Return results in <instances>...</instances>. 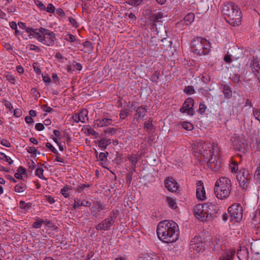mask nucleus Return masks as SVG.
Masks as SVG:
<instances>
[{
    "label": "nucleus",
    "instance_id": "obj_1",
    "mask_svg": "<svg viewBox=\"0 0 260 260\" xmlns=\"http://www.w3.org/2000/svg\"><path fill=\"white\" fill-rule=\"evenodd\" d=\"M156 232L159 239L166 243L176 241L179 238L180 233L178 224L174 221L168 220L158 223Z\"/></svg>",
    "mask_w": 260,
    "mask_h": 260
},
{
    "label": "nucleus",
    "instance_id": "obj_2",
    "mask_svg": "<svg viewBox=\"0 0 260 260\" xmlns=\"http://www.w3.org/2000/svg\"><path fill=\"white\" fill-rule=\"evenodd\" d=\"M196 217L202 221L210 220L213 217L216 216L218 213L217 207L211 203L204 205H197L193 210Z\"/></svg>",
    "mask_w": 260,
    "mask_h": 260
},
{
    "label": "nucleus",
    "instance_id": "obj_3",
    "mask_svg": "<svg viewBox=\"0 0 260 260\" xmlns=\"http://www.w3.org/2000/svg\"><path fill=\"white\" fill-rule=\"evenodd\" d=\"M222 12L225 15L226 21L232 26H239L241 24V12L235 4L229 2L225 4Z\"/></svg>",
    "mask_w": 260,
    "mask_h": 260
},
{
    "label": "nucleus",
    "instance_id": "obj_4",
    "mask_svg": "<svg viewBox=\"0 0 260 260\" xmlns=\"http://www.w3.org/2000/svg\"><path fill=\"white\" fill-rule=\"evenodd\" d=\"M231 187V181L229 178H220L216 181L214 188L216 197L220 200L227 198L230 195Z\"/></svg>",
    "mask_w": 260,
    "mask_h": 260
},
{
    "label": "nucleus",
    "instance_id": "obj_5",
    "mask_svg": "<svg viewBox=\"0 0 260 260\" xmlns=\"http://www.w3.org/2000/svg\"><path fill=\"white\" fill-rule=\"evenodd\" d=\"M191 47L192 52L199 55L208 54L210 49V43L201 37L193 39L191 43Z\"/></svg>",
    "mask_w": 260,
    "mask_h": 260
},
{
    "label": "nucleus",
    "instance_id": "obj_6",
    "mask_svg": "<svg viewBox=\"0 0 260 260\" xmlns=\"http://www.w3.org/2000/svg\"><path fill=\"white\" fill-rule=\"evenodd\" d=\"M206 160L209 167L212 170L217 171L221 167L222 162L220 158V151L216 144L213 145L212 153Z\"/></svg>",
    "mask_w": 260,
    "mask_h": 260
},
{
    "label": "nucleus",
    "instance_id": "obj_7",
    "mask_svg": "<svg viewBox=\"0 0 260 260\" xmlns=\"http://www.w3.org/2000/svg\"><path fill=\"white\" fill-rule=\"evenodd\" d=\"M38 30L39 33L36 36L38 41L48 46H52L54 44L56 38L55 34L53 31L43 27H40Z\"/></svg>",
    "mask_w": 260,
    "mask_h": 260
},
{
    "label": "nucleus",
    "instance_id": "obj_8",
    "mask_svg": "<svg viewBox=\"0 0 260 260\" xmlns=\"http://www.w3.org/2000/svg\"><path fill=\"white\" fill-rule=\"evenodd\" d=\"M214 144L200 142L197 143L195 152L200 155V159L206 161L212 153V146ZM199 157V156H198Z\"/></svg>",
    "mask_w": 260,
    "mask_h": 260
},
{
    "label": "nucleus",
    "instance_id": "obj_9",
    "mask_svg": "<svg viewBox=\"0 0 260 260\" xmlns=\"http://www.w3.org/2000/svg\"><path fill=\"white\" fill-rule=\"evenodd\" d=\"M252 175L245 169H242L237 172V179L243 189L248 188Z\"/></svg>",
    "mask_w": 260,
    "mask_h": 260
},
{
    "label": "nucleus",
    "instance_id": "obj_10",
    "mask_svg": "<svg viewBox=\"0 0 260 260\" xmlns=\"http://www.w3.org/2000/svg\"><path fill=\"white\" fill-rule=\"evenodd\" d=\"M230 219L235 222H239L242 218V207L239 204H234L230 206L228 209Z\"/></svg>",
    "mask_w": 260,
    "mask_h": 260
},
{
    "label": "nucleus",
    "instance_id": "obj_11",
    "mask_svg": "<svg viewBox=\"0 0 260 260\" xmlns=\"http://www.w3.org/2000/svg\"><path fill=\"white\" fill-rule=\"evenodd\" d=\"M116 218L115 212H111L110 213L109 217L105 219V220L99 223L96 226V229L98 231L104 230L107 231L113 224L115 222V219Z\"/></svg>",
    "mask_w": 260,
    "mask_h": 260
},
{
    "label": "nucleus",
    "instance_id": "obj_12",
    "mask_svg": "<svg viewBox=\"0 0 260 260\" xmlns=\"http://www.w3.org/2000/svg\"><path fill=\"white\" fill-rule=\"evenodd\" d=\"M190 248L193 250L196 254L203 252L204 249V245L201 238L200 237H194L192 238L190 243Z\"/></svg>",
    "mask_w": 260,
    "mask_h": 260
},
{
    "label": "nucleus",
    "instance_id": "obj_13",
    "mask_svg": "<svg viewBox=\"0 0 260 260\" xmlns=\"http://www.w3.org/2000/svg\"><path fill=\"white\" fill-rule=\"evenodd\" d=\"M193 105V99L191 98H188L184 102L182 107L180 109V111L181 113H186L188 115L192 116L194 114Z\"/></svg>",
    "mask_w": 260,
    "mask_h": 260
},
{
    "label": "nucleus",
    "instance_id": "obj_14",
    "mask_svg": "<svg viewBox=\"0 0 260 260\" xmlns=\"http://www.w3.org/2000/svg\"><path fill=\"white\" fill-rule=\"evenodd\" d=\"M106 209V205L101 204L99 202H95L91 208V214L94 217L98 218L101 215L100 212Z\"/></svg>",
    "mask_w": 260,
    "mask_h": 260
},
{
    "label": "nucleus",
    "instance_id": "obj_15",
    "mask_svg": "<svg viewBox=\"0 0 260 260\" xmlns=\"http://www.w3.org/2000/svg\"><path fill=\"white\" fill-rule=\"evenodd\" d=\"M165 187L170 192H176L178 189V186L176 181L171 177H168L165 181Z\"/></svg>",
    "mask_w": 260,
    "mask_h": 260
},
{
    "label": "nucleus",
    "instance_id": "obj_16",
    "mask_svg": "<svg viewBox=\"0 0 260 260\" xmlns=\"http://www.w3.org/2000/svg\"><path fill=\"white\" fill-rule=\"evenodd\" d=\"M250 67L254 75L257 78L258 82H260V64L253 57L250 62Z\"/></svg>",
    "mask_w": 260,
    "mask_h": 260
},
{
    "label": "nucleus",
    "instance_id": "obj_17",
    "mask_svg": "<svg viewBox=\"0 0 260 260\" xmlns=\"http://www.w3.org/2000/svg\"><path fill=\"white\" fill-rule=\"evenodd\" d=\"M197 188L196 191V196L198 199L202 201L206 199L205 190L203 186V183L201 181H199L197 183Z\"/></svg>",
    "mask_w": 260,
    "mask_h": 260
},
{
    "label": "nucleus",
    "instance_id": "obj_18",
    "mask_svg": "<svg viewBox=\"0 0 260 260\" xmlns=\"http://www.w3.org/2000/svg\"><path fill=\"white\" fill-rule=\"evenodd\" d=\"M164 18V14L161 12H157L151 13L149 16L150 20L152 22L153 25L156 26L157 23L162 22Z\"/></svg>",
    "mask_w": 260,
    "mask_h": 260
},
{
    "label": "nucleus",
    "instance_id": "obj_19",
    "mask_svg": "<svg viewBox=\"0 0 260 260\" xmlns=\"http://www.w3.org/2000/svg\"><path fill=\"white\" fill-rule=\"evenodd\" d=\"M237 256L239 260H247L249 258V252L245 246H241L238 250Z\"/></svg>",
    "mask_w": 260,
    "mask_h": 260
},
{
    "label": "nucleus",
    "instance_id": "obj_20",
    "mask_svg": "<svg viewBox=\"0 0 260 260\" xmlns=\"http://www.w3.org/2000/svg\"><path fill=\"white\" fill-rule=\"evenodd\" d=\"M236 251L234 249H229L222 254L219 260H233Z\"/></svg>",
    "mask_w": 260,
    "mask_h": 260
},
{
    "label": "nucleus",
    "instance_id": "obj_21",
    "mask_svg": "<svg viewBox=\"0 0 260 260\" xmlns=\"http://www.w3.org/2000/svg\"><path fill=\"white\" fill-rule=\"evenodd\" d=\"M112 119L110 118L104 117L102 119H98L94 121V126L97 127H103L105 126H108L111 124Z\"/></svg>",
    "mask_w": 260,
    "mask_h": 260
},
{
    "label": "nucleus",
    "instance_id": "obj_22",
    "mask_svg": "<svg viewBox=\"0 0 260 260\" xmlns=\"http://www.w3.org/2000/svg\"><path fill=\"white\" fill-rule=\"evenodd\" d=\"M228 53H231L233 59L234 60L239 59L242 55V52L237 47L229 49Z\"/></svg>",
    "mask_w": 260,
    "mask_h": 260
},
{
    "label": "nucleus",
    "instance_id": "obj_23",
    "mask_svg": "<svg viewBox=\"0 0 260 260\" xmlns=\"http://www.w3.org/2000/svg\"><path fill=\"white\" fill-rule=\"evenodd\" d=\"M219 85L224 97L227 99H230L232 96V91L230 87L228 85L223 83H220Z\"/></svg>",
    "mask_w": 260,
    "mask_h": 260
},
{
    "label": "nucleus",
    "instance_id": "obj_24",
    "mask_svg": "<svg viewBox=\"0 0 260 260\" xmlns=\"http://www.w3.org/2000/svg\"><path fill=\"white\" fill-rule=\"evenodd\" d=\"M194 15L192 13L187 14L182 20L183 25H188L191 24L194 20Z\"/></svg>",
    "mask_w": 260,
    "mask_h": 260
},
{
    "label": "nucleus",
    "instance_id": "obj_25",
    "mask_svg": "<svg viewBox=\"0 0 260 260\" xmlns=\"http://www.w3.org/2000/svg\"><path fill=\"white\" fill-rule=\"evenodd\" d=\"M147 112V110L146 109V106H141L139 107L136 110V115H138V118H137V120L138 121L139 119L143 118Z\"/></svg>",
    "mask_w": 260,
    "mask_h": 260
},
{
    "label": "nucleus",
    "instance_id": "obj_26",
    "mask_svg": "<svg viewBox=\"0 0 260 260\" xmlns=\"http://www.w3.org/2000/svg\"><path fill=\"white\" fill-rule=\"evenodd\" d=\"M98 146L102 149H106L108 145L111 144L110 139H103L98 141Z\"/></svg>",
    "mask_w": 260,
    "mask_h": 260
},
{
    "label": "nucleus",
    "instance_id": "obj_27",
    "mask_svg": "<svg viewBox=\"0 0 260 260\" xmlns=\"http://www.w3.org/2000/svg\"><path fill=\"white\" fill-rule=\"evenodd\" d=\"M153 119L151 117H150L148 121H145L144 122V127L145 129H146L148 131H151L154 128V125L152 124Z\"/></svg>",
    "mask_w": 260,
    "mask_h": 260
},
{
    "label": "nucleus",
    "instance_id": "obj_28",
    "mask_svg": "<svg viewBox=\"0 0 260 260\" xmlns=\"http://www.w3.org/2000/svg\"><path fill=\"white\" fill-rule=\"evenodd\" d=\"M254 221H257L256 223H254V228L256 230L260 232V211L259 213H256L255 216L253 218Z\"/></svg>",
    "mask_w": 260,
    "mask_h": 260
},
{
    "label": "nucleus",
    "instance_id": "obj_29",
    "mask_svg": "<svg viewBox=\"0 0 260 260\" xmlns=\"http://www.w3.org/2000/svg\"><path fill=\"white\" fill-rule=\"evenodd\" d=\"M81 122H85V119L87 118L88 115V111L86 109L82 110L78 113Z\"/></svg>",
    "mask_w": 260,
    "mask_h": 260
},
{
    "label": "nucleus",
    "instance_id": "obj_30",
    "mask_svg": "<svg viewBox=\"0 0 260 260\" xmlns=\"http://www.w3.org/2000/svg\"><path fill=\"white\" fill-rule=\"evenodd\" d=\"M26 186L22 183L16 185L15 187V191L17 192H22L25 190Z\"/></svg>",
    "mask_w": 260,
    "mask_h": 260
},
{
    "label": "nucleus",
    "instance_id": "obj_31",
    "mask_svg": "<svg viewBox=\"0 0 260 260\" xmlns=\"http://www.w3.org/2000/svg\"><path fill=\"white\" fill-rule=\"evenodd\" d=\"M159 77V72L158 71H155L152 75L150 80L154 84H157L158 80Z\"/></svg>",
    "mask_w": 260,
    "mask_h": 260
},
{
    "label": "nucleus",
    "instance_id": "obj_32",
    "mask_svg": "<svg viewBox=\"0 0 260 260\" xmlns=\"http://www.w3.org/2000/svg\"><path fill=\"white\" fill-rule=\"evenodd\" d=\"M169 206L172 209H175L177 208V204L175 200L171 198H167V199Z\"/></svg>",
    "mask_w": 260,
    "mask_h": 260
},
{
    "label": "nucleus",
    "instance_id": "obj_33",
    "mask_svg": "<svg viewBox=\"0 0 260 260\" xmlns=\"http://www.w3.org/2000/svg\"><path fill=\"white\" fill-rule=\"evenodd\" d=\"M71 189V188L68 186H65L63 188L60 190V193L65 197L68 198L70 194L69 191Z\"/></svg>",
    "mask_w": 260,
    "mask_h": 260
},
{
    "label": "nucleus",
    "instance_id": "obj_34",
    "mask_svg": "<svg viewBox=\"0 0 260 260\" xmlns=\"http://www.w3.org/2000/svg\"><path fill=\"white\" fill-rule=\"evenodd\" d=\"M90 186L89 184H80L78 185L75 189V190L78 192H81L83 191V190L86 187H88Z\"/></svg>",
    "mask_w": 260,
    "mask_h": 260
},
{
    "label": "nucleus",
    "instance_id": "obj_35",
    "mask_svg": "<svg viewBox=\"0 0 260 260\" xmlns=\"http://www.w3.org/2000/svg\"><path fill=\"white\" fill-rule=\"evenodd\" d=\"M128 159L131 161L133 166L135 167L136 164L138 161V157L137 155L128 156Z\"/></svg>",
    "mask_w": 260,
    "mask_h": 260
},
{
    "label": "nucleus",
    "instance_id": "obj_36",
    "mask_svg": "<svg viewBox=\"0 0 260 260\" xmlns=\"http://www.w3.org/2000/svg\"><path fill=\"white\" fill-rule=\"evenodd\" d=\"M0 155H1V158L7 162L9 163V164L11 165L13 164V161L12 160V159L8 156L6 155L4 153H1Z\"/></svg>",
    "mask_w": 260,
    "mask_h": 260
},
{
    "label": "nucleus",
    "instance_id": "obj_37",
    "mask_svg": "<svg viewBox=\"0 0 260 260\" xmlns=\"http://www.w3.org/2000/svg\"><path fill=\"white\" fill-rule=\"evenodd\" d=\"M143 0H126V3L133 6H137L141 4Z\"/></svg>",
    "mask_w": 260,
    "mask_h": 260
},
{
    "label": "nucleus",
    "instance_id": "obj_38",
    "mask_svg": "<svg viewBox=\"0 0 260 260\" xmlns=\"http://www.w3.org/2000/svg\"><path fill=\"white\" fill-rule=\"evenodd\" d=\"M184 92L187 94H192L195 93V90L193 86H187L184 89Z\"/></svg>",
    "mask_w": 260,
    "mask_h": 260
},
{
    "label": "nucleus",
    "instance_id": "obj_39",
    "mask_svg": "<svg viewBox=\"0 0 260 260\" xmlns=\"http://www.w3.org/2000/svg\"><path fill=\"white\" fill-rule=\"evenodd\" d=\"M182 127L187 131H191L193 128V125L189 122H184L182 123Z\"/></svg>",
    "mask_w": 260,
    "mask_h": 260
},
{
    "label": "nucleus",
    "instance_id": "obj_40",
    "mask_svg": "<svg viewBox=\"0 0 260 260\" xmlns=\"http://www.w3.org/2000/svg\"><path fill=\"white\" fill-rule=\"evenodd\" d=\"M44 170L41 168H38L36 170V175L38 176L41 179H45L43 175Z\"/></svg>",
    "mask_w": 260,
    "mask_h": 260
},
{
    "label": "nucleus",
    "instance_id": "obj_41",
    "mask_svg": "<svg viewBox=\"0 0 260 260\" xmlns=\"http://www.w3.org/2000/svg\"><path fill=\"white\" fill-rule=\"evenodd\" d=\"M230 168L231 172L236 173L238 169V164L236 161H232V164L230 166Z\"/></svg>",
    "mask_w": 260,
    "mask_h": 260
},
{
    "label": "nucleus",
    "instance_id": "obj_42",
    "mask_svg": "<svg viewBox=\"0 0 260 260\" xmlns=\"http://www.w3.org/2000/svg\"><path fill=\"white\" fill-rule=\"evenodd\" d=\"M44 220L41 219H37L36 221L33 223L32 226L36 229H39L41 227Z\"/></svg>",
    "mask_w": 260,
    "mask_h": 260
},
{
    "label": "nucleus",
    "instance_id": "obj_43",
    "mask_svg": "<svg viewBox=\"0 0 260 260\" xmlns=\"http://www.w3.org/2000/svg\"><path fill=\"white\" fill-rule=\"evenodd\" d=\"M25 30H26V32L28 34H30L31 32L34 33L35 34H36V36H38V35H39V31L38 29H37V28L35 29V28H33L31 27H26L25 28Z\"/></svg>",
    "mask_w": 260,
    "mask_h": 260
},
{
    "label": "nucleus",
    "instance_id": "obj_44",
    "mask_svg": "<svg viewBox=\"0 0 260 260\" xmlns=\"http://www.w3.org/2000/svg\"><path fill=\"white\" fill-rule=\"evenodd\" d=\"M253 114L255 117V119H256L260 122V109L253 108Z\"/></svg>",
    "mask_w": 260,
    "mask_h": 260
},
{
    "label": "nucleus",
    "instance_id": "obj_45",
    "mask_svg": "<svg viewBox=\"0 0 260 260\" xmlns=\"http://www.w3.org/2000/svg\"><path fill=\"white\" fill-rule=\"evenodd\" d=\"M128 114V112L127 109H122L121 110L119 116L120 118L122 119H125Z\"/></svg>",
    "mask_w": 260,
    "mask_h": 260
},
{
    "label": "nucleus",
    "instance_id": "obj_46",
    "mask_svg": "<svg viewBox=\"0 0 260 260\" xmlns=\"http://www.w3.org/2000/svg\"><path fill=\"white\" fill-rule=\"evenodd\" d=\"M6 79L11 84H15V79L13 75L10 74H7L6 76Z\"/></svg>",
    "mask_w": 260,
    "mask_h": 260
},
{
    "label": "nucleus",
    "instance_id": "obj_47",
    "mask_svg": "<svg viewBox=\"0 0 260 260\" xmlns=\"http://www.w3.org/2000/svg\"><path fill=\"white\" fill-rule=\"evenodd\" d=\"M109 153L108 152H101L99 154V158L101 161H105L107 160V157Z\"/></svg>",
    "mask_w": 260,
    "mask_h": 260
},
{
    "label": "nucleus",
    "instance_id": "obj_48",
    "mask_svg": "<svg viewBox=\"0 0 260 260\" xmlns=\"http://www.w3.org/2000/svg\"><path fill=\"white\" fill-rule=\"evenodd\" d=\"M41 108L44 111H45V112H48V113H50V112L54 111L52 108L48 106L47 105H43L41 106Z\"/></svg>",
    "mask_w": 260,
    "mask_h": 260
},
{
    "label": "nucleus",
    "instance_id": "obj_49",
    "mask_svg": "<svg viewBox=\"0 0 260 260\" xmlns=\"http://www.w3.org/2000/svg\"><path fill=\"white\" fill-rule=\"evenodd\" d=\"M55 7L52 4H49L48 5L47 8H46V11L48 13H53L55 11Z\"/></svg>",
    "mask_w": 260,
    "mask_h": 260
},
{
    "label": "nucleus",
    "instance_id": "obj_50",
    "mask_svg": "<svg viewBox=\"0 0 260 260\" xmlns=\"http://www.w3.org/2000/svg\"><path fill=\"white\" fill-rule=\"evenodd\" d=\"M83 45L85 47L88 48L89 50H92L93 48L92 44L90 41H86L83 43Z\"/></svg>",
    "mask_w": 260,
    "mask_h": 260
},
{
    "label": "nucleus",
    "instance_id": "obj_51",
    "mask_svg": "<svg viewBox=\"0 0 260 260\" xmlns=\"http://www.w3.org/2000/svg\"><path fill=\"white\" fill-rule=\"evenodd\" d=\"M46 147L50 149L54 153H57V150L50 143H46Z\"/></svg>",
    "mask_w": 260,
    "mask_h": 260
},
{
    "label": "nucleus",
    "instance_id": "obj_52",
    "mask_svg": "<svg viewBox=\"0 0 260 260\" xmlns=\"http://www.w3.org/2000/svg\"><path fill=\"white\" fill-rule=\"evenodd\" d=\"M27 151L29 153H33L36 154L37 153L40 154V152L38 151L34 147H29L27 149Z\"/></svg>",
    "mask_w": 260,
    "mask_h": 260
},
{
    "label": "nucleus",
    "instance_id": "obj_53",
    "mask_svg": "<svg viewBox=\"0 0 260 260\" xmlns=\"http://www.w3.org/2000/svg\"><path fill=\"white\" fill-rule=\"evenodd\" d=\"M142 260H156V259L155 256H152L148 254H145L142 257Z\"/></svg>",
    "mask_w": 260,
    "mask_h": 260
},
{
    "label": "nucleus",
    "instance_id": "obj_54",
    "mask_svg": "<svg viewBox=\"0 0 260 260\" xmlns=\"http://www.w3.org/2000/svg\"><path fill=\"white\" fill-rule=\"evenodd\" d=\"M240 78V76L237 74H234L232 77V80L237 83H239L241 82Z\"/></svg>",
    "mask_w": 260,
    "mask_h": 260
},
{
    "label": "nucleus",
    "instance_id": "obj_55",
    "mask_svg": "<svg viewBox=\"0 0 260 260\" xmlns=\"http://www.w3.org/2000/svg\"><path fill=\"white\" fill-rule=\"evenodd\" d=\"M206 109L207 107L204 104L200 103L199 106V112L201 114H203L205 113Z\"/></svg>",
    "mask_w": 260,
    "mask_h": 260
},
{
    "label": "nucleus",
    "instance_id": "obj_56",
    "mask_svg": "<svg viewBox=\"0 0 260 260\" xmlns=\"http://www.w3.org/2000/svg\"><path fill=\"white\" fill-rule=\"evenodd\" d=\"M224 60L226 63H230L233 60L231 54H229V53L226 54L224 57Z\"/></svg>",
    "mask_w": 260,
    "mask_h": 260
},
{
    "label": "nucleus",
    "instance_id": "obj_57",
    "mask_svg": "<svg viewBox=\"0 0 260 260\" xmlns=\"http://www.w3.org/2000/svg\"><path fill=\"white\" fill-rule=\"evenodd\" d=\"M0 143L2 145H3L6 147H10V146H11L10 143L6 139H2L0 141Z\"/></svg>",
    "mask_w": 260,
    "mask_h": 260
},
{
    "label": "nucleus",
    "instance_id": "obj_58",
    "mask_svg": "<svg viewBox=\"0 0 260 260\" xmlns=\"http://www.w3.org/2000/svg\"><path fill=\"white\" fill-rule=\"evenodd\" d=\"M3 102L4 103L5 106L10 111H12V110L13 109V106H12L11 103L6 100H3Z\"/></svg>",
    "mask_w": 260,
    "mask_h": 260
},
{
    "label": "nucleus",
    "instance_id": "obj_59",
    "mask_svg": "<svg viewBox=\"0 0 260 260\" xmlns=\"http://www.w3.org/2000/svg\"><path fill=\"white\" fill-rule=\"evenodd\" d=\"M68 37L65 38V40L70 41L71 42H74L76 41L75 37L72 34H68L67 35Z\"/></svg>",
    "mask_w": 260,
    "mask_h": 260
},
{
    "label": "nucleus",
    "instance_id": "obj_60",
    "mask_svg": "<svg viewBox=\"0 0 260 260\" xmlns=\"http://www.w3.org/2000/svg\"><path fill=\"white\" fill-rule=\"evenodd\" d=\"M254 177L257 180L260 179V164L255 172Z\"/></svg>",
    "mask_w": 260,
    "mask_h": 260
},
{
    "label": "nucleus",
    "instance_id": "obj_61",
    "mask_svg": "<svg viewBox=\"0 0 260 260\" xmlns=\"http://www.w3.org/2000/svg\"><path fill=\"white\" fill-rule=\"evenodd\" d=\"M32 66L34 70L36 72V73H37V74H39L41 73V70L37 63L34 62L32 64Z\"/></svg>",
    "mask_w": 260,
    "mask_h": 260
},
{
    "label": "nucleus",
    "instance_id": "obj_62",
    "mask_svg": "<svg viewBox=\"0 0 260 260\" xmlns=\"http://www.w3.org/2000/svg\"><path fill=\"white\" fill-rule=\"evenodd\" d=\"M69 20L73 26H74L75 27H78V23H77L76 20L74 18H73L72 17H69Z\"/></svg>",
    "mask_w": 260,
    "mask_h": 260
},
{
    "label": "nucleus",
    "instance_id": "obj_63",
    "mask_svg": "<svg viewBox=\"0 0 260 260\" xmlns=\"http://www.w3.org/2000/svg\"><path fill=\"white\" fill-rule=\"evenodd\" d=\"M19 205H20V208L22 209L28 208L29 207V206L28 205V204L26 203L25 202L22 201L20 202Z\"/></svg>",
    "mask_w": 260,
    "mask_h": 260
},
{
    "label": "nucleus",
    "instance_id": "obj_64",
    "mask_svg": "<svg viewBox=\"0 0 260 260\" xmlns=\"http://www.w3.org/2000/svg\"><path fill=\"white\" fill-rule=\"evenodd\" d=\"M35 128L37 130L41 131L44 129V126L41 123H38L36 124Z\"/></svg>",
    "mask_w": 260,
    "mask_h": 260
}]
</instances>
